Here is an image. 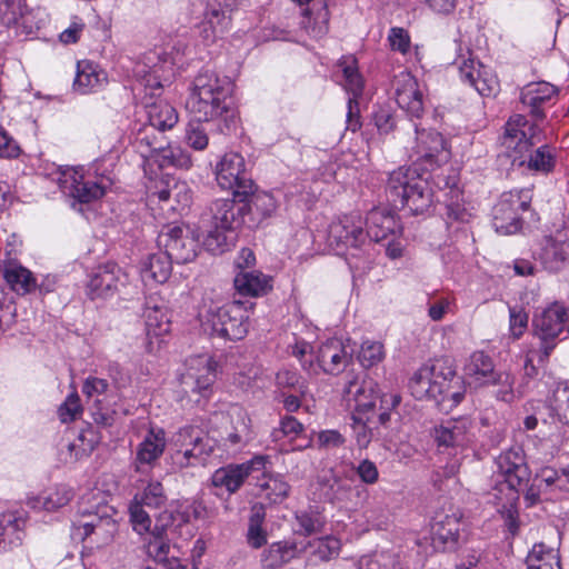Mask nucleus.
Segmentation results:
<instances>
[{"instance_id":"nucleus-1","label":"nucleus","mask_w":569,"mask_h":569,"mask_svg":"<svg viewBox=\"0 0 569 569\" xmlns=\"http://www.w3.org/2000/svg\"><path fill=\"white\" fill-rule=\"evenodd\" d=\"M233 86L228 77L202 71L193 80L187 107L199 121H217L222 133L234 130L238 110L232 101Z\"/></svg>"},{"instance_id":"nucleus-2","label":"nucleus","mask_w":569,"mask_h":569,"mask_svg":"<svg viewBox=\"0 0 569 569\" xmlns=\"http://www.w3.org/2000/svg\"><path fill=\"white\" fill-rule=\"evenodd\" d=\"M250 213L248 197L218 199L210 206L199 221V231L207 250L222 252L227 246V231L239 228L244 222V216Z\"/></svg>"},{"instance_id":"nucleus-3","label":"nucleus","mask_w":569,"mask_h":569,"mask_svg":"<svg viewBox=\"0 0 569 569\" xmlns=\"http://www.w3.org/2000/svg\"><path fill=\"white\" fill-rule=\"evenodd\" d=\"M466 381L476 388L498 386L497 397L506 402L515 398V379L508 371L496 370L492 358L485 351H473L463 366Z\"/></svg>"},{"instance_id":"nucleus-4","label":"nucleus","mask_w":569,"mask_h":569,"mask_svg":"<svg viewBox=\"0 0 569 569\" xmlns=\"http://www.w3.org/2000/svg\"><path fill=\"white\" fill-rule=\"evenodd\" d=\"M249 315L242 303L233 301L218 308H209L201 316V327L209 336L224 340H241L249 329Z\"/></svg>"},{"instance_id":"nucleus-5","label":"nucleus","mask_w":569,"mask_h":569,"mask_svg":"<svg viewBox=\"0 0 569 569\" xmlns=\"http://www.w3.org/2000/svg\"><path fill=\"white\" fill-rule=\"evenodd\" d=\"M57 183L63 193L80 203H90L101 199L111 187V180L107 177L86 178L81 167L60 169Z\"/></svg>"},{"instance_id":"nucleus-6","label":"nucleus","mask_w":569,"mask_h":569,"mask_svg":"<svg viewBox=\"0 0 569 569\" xmlns=\"http://www.w3.org/2000/svg\"><path fill=\"white\" fill-rule=\"evenodd\" d=\"M114 509L108 505L98 506L97 510H81L73 522V537L81 540L94 536V542L98 546L109 543L117 530L118 525L113 519Z\"/></svg>"},{"instance_id":"nucleus-7","label":"nucleus","mask_w":569,"mask_h":569,"mask_svg":"<svg viewBox=\"0 0 569 569\" xmlns=\"http://www.w3.org/2000/svg\"><path fill=\"white\" fill-rule=\"evenodd\" d=\"M531 200V189L503 193L493 207L492 223L496 231L501 234L516 233L521 227L520 214L529 209Z\"/></svg>"},{"instance_id":"nucleus-8","label":"nucleus","mask_w":569,"mask_h":569,"mask_svg":"<svg viewBox=\"0 0 569 569\" xmlns=\"http://www.w3.org/2000/svg\"><path fill=\"white\" fill-rule=\"evenodd\" d=\"M173 522V512L169 510L161 511L156 517L152 532L143 536V548L148 557L163 565L166 569H186L178 557H169L171 545L167 530Z\"/></svg>"},{"instance_id":"nucleus-9","label":"nucleus","mask_w":569,"mask_h":569,"mask_svg":"<svg viewBox=\"0 0 569 569\" xmlns=\"http://www.w3.org/2000/svg\"><path fill=\"white\" fill-rule=\"evenodd\" d=\"M217 368V361L208 353L189 357L179 377L182 391L204 395L216 381Z\"/></svg>"},{"instance_id":"nucleus-10","label":"nucleus","mask_w":569,"mask_h":569,"mask_svg":"<svg viewBox=\"0 0 569 569\" xmlns=\"http://www.w3.org/2000/svg\"><path fill=\"white\" fill-rule=\"evenodd\" d=\"M216 180L226 190H232L234 197H248L252 193L244 158L238 152H227L216 166Z\"/></svg>"},{"instance_id":"nucleus-11","label":"nucleus","mask_w":569,"mask_h":569,"mask_svg":"<svg viewBox=\"0 0 569 569\" xmlns=\"http://www.w3.org/2000/svg\"><path fill=\"white\" fill-rule=\"evenodd\" d=\"M159 239L166 248V253L173 261L187 263L197 257L202 234L199 228L193 231L187 226L169 224Z\"/></svg>"},{"instance_id":"nucleus-12","label":"nucleus","mask_w":569,"mask_h":569,"mask_svg":"<svg viewBox=\"0 0 569 569\" xmlns=\"http://www.w3.org/2000/svg\"><path fill=\"white\" fill-rule=\"evenodd\" d=\"M150 197L158 199L162 210L182 213L192 202V191L189 184L172 176H164L150 189Z\"/></svg>"},{"instance_id":"nucleus-13","label":"nucleus","mask_w":569,"mask_h":569,"mask_svg":"<svg viewBox=\"0 0 569 569\" xmlns=\"http://www.w3.org/2000/svg\"><path fill=\"white\" fill-rule=\"evenodd\" d=\"M496 465L506 482L509 500H513L517 490L527 485L530 478L523 449L517 446L501 452L496 459Z\"/></svg>"},{"instance_id":"nucleus-14","label":"nucleus","mask_w":569,"mask_h":569,"mask_svg":"<svg viewBox=\"0 0 569 569\" xmlns=\"http://www.w3.org/2000/svg\"><path fill=\"white\" fill-rule=\"evenodd\" d=\"M231 6L228 0H209L202 20L198 24L199 36L207 44L214 43L231 27Z\"/></svg>"},{"instance_id":"nucleus-15","label":"nucleus","mask_w":569,"mask_h":569,"mask_svg":"<svg viewBox=\"0 0 569 569\" xmlns=\"http://www.w3.org/2000/svg\"><path fill=\"white\" fill-rule=\"evenodd\" d=\"M267 460V456L259 455L242 463L227 465L213 472L211 482L217 488H224L229 493H234L252 472L264 469Z\"/></svg>"},{"instance_id":"nucleus-16","label":"nucleus","mask_w":569,"mask_h":569,"mask_svg":"<svg viewBox=\"0 0 569 569\" xmlns=\"http://www.w3.org/2000/svg\"><path fill=\"white\" fill-rule=\"evenodd\" d=\"M567 321V311L559 303H552L535 316V332L543 342V355L548 357L553 349V341L563 330Z\"/></svg>"},{"instance_id":"nucleus-17","label":"nucleus","mask_w":569,"mask_h":569,"mask_svg":"<svg viewBox=\"0 0 569 569\" xmlns=\"http://www.w3.org/2000/svg\"><path fill=\"white\" fill-rule=\"evenodd\" d=\"M459 74L461 81L475 88L480 96H496L500 90L497 74L472 58L462 60L459 64Z\"/></svg>"},{"instance_id":"nucleus-18","label":"nucleus","mask_w":569,"mask_h":569,"mask_svg":"<svg viewBox=\"0 0 569 569\" xmlns=\"http://www.w3.org/2000/svg\"><path fill=\"white\" fill-rule=\"evenodd\" d=\"M128 282V274L114 263H106L96 268L88 282L91 299L113 296Z\"/></svg>"},{"instance_id":"nucleus-19","label":"nucleus","mask_w":569,"mask_h":569,"mask_svg":"<svg viewBox=\"0 0 569 569\" xmlns=\"http://www.w3.org/2000/svg\"><path fill=\"white\" fill-rule=\"evenodd\" d=\"M395 99L398 106L412 117L420 118L423 113V90L418 80L407 71L393 79Z\"/></svg>"},{"instance_id":"nucleus-20","label":"nucleus","mask_w":569,"mask_h":569,"mask_svg":"<svg viewBox=\"0 0 569 569\" xmlns=\"http://www.w3.org/2000/svg\"><path fill=\"white\" fill-rule=\"evenodd\" d=\"M416 134L415 161L432 168L447 159L445 140L439 132L416 129Z\"/></svg>"},{"instance_id":"nucleus-21","label":"nucleus","mask_w":569,"mask_h":569,"mask_svg":"<svg viewBox=\"0 0 569 569\" xmlns=\"http://www.w3.org/2000/svg\"><path fill=\"white\" fill-rule=\"evenodd\" d=\"M317 361L323 372L338 375L351 363L352 355L342 340L335 338L319 347Z\"/></svg>"},{"instance_id":"nucleus-22","label":"nucleus","mask_w":569,"mask_h":569,"mask_svg":"<svg viewBox=\"0 0 569 569\" xmlns=\"http://www.w3.org/2000/svg\"><path fill=\"white\" fill-rule=\"evenodd\" d=\"M433 438L438 447H465L471 441L470 422L467 419H450L435 427Z\"/></svg>"},{"instance_id":"nucleus-23","label":"nucleus","mask_w":569,"mask_h":569,"mask_svg":"<svg viewBox=\"0 0 569 569\" xmlns=\"http://www.w3.org/2000/svg\"><path fill=\"white\" fill-rule=\"evenodd\" d=\"M460 515L456 511L451 513H437L431 527L432 542L436 548L443 550L452 548L459 536Z\"/></svg>"},{"instance_id":"nucleus-24","label":"nucleus","mask_w":569,"mask_h":569,"mask_svg":"<svg viewBox=\"0 0 569 569\" xmlns=\"http://www.w3.org/2000/svg\"><path fill=\"white\" fill-rule=\"evenodd\" d=\"M142 99L150 128L166 131L177 124L178 112L168 101L161 98L153 99V93Z\"/></svg>"},{"instance_id":"nucleus-25","label":"nucleus","mask_w":569,"mask_h":569,"mask_svg":"<svg viewBox=\"0 0 569 569\" xmlns=\"http://www.w3.org/2000/svg\"><path fill=\"white\" fill-rule=\"evenodd\" d=\"M27 518L21 512L0 515V551H10L22 545Z\"/></svg>"},{"instance_id":"nucleus-26","label":"nucleus","mask_w":569,"mask_h":569,"mask_svg":"<svg viewBox=\"0 0 569 569\" xmlns=\"http://www.w3.org/2000/svg\"><path fill=\"white\" fill-rule=\"evenodd\" d=\"M558 96V88L547 81L527 84L521 91V102L538 119L545 117L542 107Z\"/></svg>"},{"instance_id":"nucleus-27","label":"nucleus","mask_w":569,"mask_h":569,"mask_svg":"<svg viewBox=\"0 0 569 569\" xmlns=\"http://www.w3.org/2000/svg\"><path fill=\"white\" fill-rule=\"evenodd\" d=\"M30 13L26 0H1L0 18L3 24L16 29L17 33L29 34L32 31Z\"/></svg>"},{"instance_id":"nucleus-28","label":"nucleus","mask_w":569,"mask_h":569,"mask_svg":"<svg viewBox=\"0 0 569 569\" xmlns=\"http://www.w3.org/2000/svg\"><path fill=\"white\" fill-rule=\"evenodd\" d=\"M108 77L97 63L89 60H81L77 64V74L73 82L74 91L87 94L103 88Z\"/></svg>"},{"instance_id":"nucleus-29","label":"nucleus","mask_w":569,"mask_h":569,"mask_svg":"<svg viewBox=\"0 0 569 569\" xmlns=\"http://www.w3.org/2000/svg\"><path fill=\"white\" fill-rule=\"evenodd\" d=\"M167 445L166 433L161 428H151L139 443L136 456V470L144 465L151 466L163 453Z\"/></svg>"},{"instance_id":"nucleus-30","label":"nucleus","mask_w":569,"mask_h":569,"mask_svg":"<svg viewBox=\"0 0 569 569\" xmlns=\"http://www.w3.org/2000/svg\"><path fill=\"white\" fill-rule=\"evenodd\" d=\"M301 27L312 38L319 39L329 30V10L325 0H313L301 12Z\"/></svg>"},{"instance_id":"nucleus-31","label":"nucleus","mask_w":569,"mask_h":569,"mask_svg":"<svg viewBox=\"0 0 569 569\" xmlns=\"http://www.w3.org/2000/svg\"><path fill=\"white\" fill-rule=\"evenodd\" d=\"M366 490L355 485L351 480L342 479L337 476H332L328 479V489L326 491L327 497L331 502L339 505L343 508L356 506L361 495Z\"/></svg>"},{"instance_id":"nucleus-32","label":"nucleus","mask_w":569,"mask_h":569,"mask_svg":"<svg viewBox=\"0 0 569 569\" xmlns=\"http://www.w3.org/2000/svg\"><path fill=\"white\" fill-rule=\"evenodd\" d=\"M526 123V119L522 116L517 114L506 124L505 143L508 148H513L519 153L528 151L530 147L540 142L539 134L535 132L536 129L533 127L529 129L532 131L529 138L527 137V132L520 129L521 127H525Z\"/></svg>"},{"instance_id":"nucleus-33","label":"nucleus","mask_w":569,"mask_h":569,"mask_svg":"<svg viewBox=\"0 0 569 569\" xmlns=\"http://www.w3.org/2000/svg\"><path fill=\"white\" fill-rule=\"evenodd\" d=\"M272 279L258 270L239 271L233 280L236 290L242 296L258 297L272 288Z\"/></svg>"},{"instance_id":"nucleus-34","label":"nucleus","mask_w":569,"mask_h":569,"mask_svg":"<svg viewBox=\"0 0 569 569\" xmlns=\"http://www.w3.org/2000/svg\"><path fill=\"white\" fill-rule=\"evenodd\" d=\"M174 441L176 445L180 447L193 446L197 448V453L201 462H204L206 458L213 452L216 447L214 440L204 433L202 429L194 426L181 428L176 435Z\"/></svg>"},{"instance_id":"nucleus-35","label":"nucleus","mask_w":569,"mask_h":569,"mask_svg":"<svg viewBox=\"0 0 569 569\" xmlns=\"http://www.w3.org/2000/svg\"><path fill=\"white\" fill-rule=\"evenodd\" d=\"M367 236L375 241H381L393 233L398 223L395 214L382 208H375L366 218Z\"/></svg>"},{"instance_id":"nucleus-36","label":"nucleus","mask_w":569,"mask_h":569,"mask_svg":"<svg viewBox=\"0 0 569 569\" xmlns=\"http://www.w3.org/2000/svg\"><path fill=\"white\" fill-rule=\"evenodd\" d=\"M569 259V241L548 237L546 238L540 260L550 272L560 271Z\"/></svg>"},{"instance_id":"nucleus-37","label":"nucleus","mask_w":569,"mask_h":569,"mask_svg":"<svg viewBox=\"0 0 569 569\" xmlns=\"http://www.w3.org/2000/svg\"><path fill=\"white\" fill-rule=\"evenodd\" d=\"M3 278L10 288L19 295H27L37 288L32 272L16 261H10L3 270Z\"/></svg>"},{"instance_id":"nucleus-38","label":"nucleus","mask_w":569,"mask_h":569,"mask_svg":"<svg viewBox=\"0 0 569 569\" xmlns=\"http://www.w3.org/2000/svg\"><path fill=\"white\" fill-rule=\"evenodd\" d=\"M73 492L67 486L48 489L37 497L30 498L28 503L37 510L56 511L72 499Z\"/></svg>"},{"instance_id":"nucleus-39","label":"nucleus","mask_w":569,"mask_h":569,"mask_svg":"<svg viewBox=\"0 0 569 569\" xmlns=\"http://www.w3.org/2000/svg\"><path fill=\"white\" fill-rule=\"evenodd\" d=\"M258 496L267 500L269 503H280L288 496L290 486L280 475H262L256 485Z\"/></svg>"},{"instance_id":"nucleus-40","label":"nucleus","mask_w":569,"mask_h":569,"mask_svg":"<svg viewBox=\"0 0 569 569\" xmlns=\"http://www.w3.org/2000/svg\"><path fill=\"white\" fill-rule=\"evenodd\" d=\"M400 202L415 214L427 211L432 204V191L428 181L422 177L416 180Z\"/></svg>"},{"instance_id":"nucleus-41","label":"nucleus","mask_w":569,"mask_h":569,"mask_svg":"<svg viewBox=\"0 0 569 569\" xmlns=\"http://www.w3.org/2000/svg\"><path fill=\"white\" fill-rule=\"evenodd\" d=\"M349 399L352 397L355 401L353 416H372L375 418V407L377 397L373 393L371 383L358 385L350 382L346 390Z\"/></svg>"},{"instance_id":"nucleus-42","label":"nucleus","mask_w":569,"mask_h":569,"mask_svg":"<svg viewBox=\"0 0 569 569\" xmlns=\"http://www.w3.org/2000/svg\"><path fill=\"white\" fill-rule=\"evenodd\" d=\"M432 367V388L431 399L445 400L447 398H453L459 401L460 395L450 392L452 380L455 379V372L451 368L445 367L443 363L437 362L431 365Z\"/></svg>"},{"instance_id":"nucleus-43","label":"nucleus","mask_w":569,"mask_h":569,"mask_svg":"<svg viewBox=\"0 0 569 569\" xmlns=\"http://www.w3.org/2000/svg\"><path fill=\"white\" fill-rule=\"evenodd\" d=\"M153 162L160 168H177L180 170H189L192 167L191 154L179 146H162L157 149Z\"/></svg>"},{"instance_id":"nucleus-44","label":"nucleus","mask_w":569,"mask_h":569,"mask_svg":"<svg viewBox=\"0 0 569 569\" xmlns=\"http://www.w3.org/2000/svg\"><path fill=\"white\" fill-rule=\"evenodd\" d=\"M420 178L421 176L416 169L400 167L390 173L387 189L391 196L399 198L401 201L410 191L413 182Z\"/></svg>"},{"instance_id":"nucleus-45","label":"nucleus","mask_w":569,"mask_h":569,"mask_svg":"<svg viewBox=\"0 0 569 569\" xmlns=\"http://www.w3.org/2000/svg\"><path fill=\"white\" fill-rule=\"evenodd\" d=\"M528 569H561L558 551L537 543L527 556Z\"/></svg>"},{"instance_id":"nucleus-46","label":"nucleus","mask_w":569,"mask_h":569,"mask_svg":"<svg viewBox=\"0 0 569 569\" xmlns=\"http://www.w3.org/2000/svg\"><path fill=\"white\" fill-rule=\"evenodd\" d=\"M144 318L149 339L162 338L170 332V320L164 308L148 306L144 311Z\"/></svg>"},{"instance_id":"nucleus-47","label":"nucleus","mask_w":569,"mask_h":569,"mask_svg":"<svg viewBox=\"0 0 569 569\" xmlns=\"http://www.w3.org/2000/svg\"><path fill=\"white\" fill-rule=\"evenodd\" d=\"M535 481L537 482L538 489L568 491L569 467L561 471L551 467H543L536 473Z\"/></svg>"},{"instance_id":"nucleus-48","label":"nucleus","mask_w":569,"mask_h":569,"mask_svg":"<svg viewBox=\"0 0 569 569\" xmlns=\"http://www.w3.org/2000/svg\"><path fill=\"white\" fill-rule=\"evenodd\" d=\"M172 261L166 252L150 256L143 269V277L158 283L166 282L171 276Z\"/></svg>"},{"instance_id":"nucleus-49","label":"nucleus","mask_w":569,"mask_h":569,"mask_svg":"<svg viewBox=\"0 0 569 569\" xmlns=\"http://www.w3.org/2000/svg\"><path fill=\"white\" fill-rule=\"evenodd\" d=\"M132 500L149 508H161L167 501V495L162 483L158 480H150L140 492H137Z\"/></svg>"},{"instance_id":"nucleus-50","label":"nucleus","mask_w":569,"mask_h":569,"mask_svg":"<svg viewBox=\"0 0 569 569\" xmlns=\"http://www.w3.org/2000/svg\"><path fill=\"white\" fill-rule=\"evenodd\" d=\"M359 569H402L399 556L391 551H379L359 560Z\"/></svg>"},{"instance_id":"nucleus-51","label":"nucleus","mask_w":569,"mask_h":569,"mask_svg":"<svg viewBox=\"0 0 569 569\" xmlns=\"http://www.w3.org/2000/svg\"><path fill=\"white\" fill-rule=\"evenodd\" d=\"M143 507L138 500H131L128 508L132 530L140 537L152 532L153 528L152 519Z\"/></svg>"},{"instance_id":"nucleus-52","label":"nucleus","mask_w":569,"mask_h":569,"mask_svg":"<svg viewBox=\"0 0 569 569\" xmlns=\"http://www.w3.org/2000/svg\"><path fill=\"white\" fill-rule=\"evenodd\" d=\"M409 388L415 398L421 400L431 398L432 367L422 366L410 380Z\"/></svg>"},{"instance_id":"nucleus-53","label":"nucleus","mask_w":569,"mask_h":569,"mask_svg":"<svg viewBox=\"0 0 569 569\" xmlns=\"http://www.w3.org/2000/svg\"><path fill=\"white\" fill-rule=\"evenodd\" d=\"M306 547H299L297 543L277 542L270 546L267 553L269 566L278 567L295 558Z\"/></svg>"},{"instance_id":"nucleus-54","label":"nucleus","mask_w":569,"mask_h":569,"mask_svg":"<svg viewBox=\"0 0 569 569\" xmlns=\"http://www.w3.org/2000/svg\"><path fill=\"white\" fill-rule=\"evenodd\" d=\"M555 164L556 153L547 144L538 147L528 158V168L530 170L548 173L553 170Z\"/></svg>"},{"instance_id":"nucleus-55","label":"nucleus","mask_w":569,"mask_h":569,"mask_svg":"<svg viewBox=\"0 0 569 569\" xmlns=\"http://www.w3.org/2000/svg\"><path fill=\"white\" fill-rule=\"evenodd\" d=\"M339 66L343 72L345 88L350 91L355 98L358 97L362 91L363 80L358 72L356 59L352 57H346L340 61Z\"/></svg>"},{"instance_id":"nucleus-56","label":"nucleus","mask_w":569,"mask_h":569,"mask_svg":"<svg viewBox=\"0 0 569 569\" xmlns=\"http://www.w3.org/2000/svg\"><path fill=\"white\" fill-rule=\"evenodd\" d=\"M352 419L357 443L360 448H367L373 436L372 430L376 427V420L372 416H353Z\"/></svg>"},{"instance_id":"nucleus-57","label":"nucleus","mask_w":569,"mask_h":569,"mask_svg":"<svg viewBox=\"0 0 569 569\" xmlns=\"http://www.w3.org/2000/svg\"><path fill=\"white\" fill-rule=\"evenodd\" d=\"M385 358L383 345L379 341L366 340L361 345L359 360L363 367L370 368Z\"/></svg>"},{"instance_id":"nucleus-58","label":"nucleus","mask_w":569,"mask_h":569,"mask_svg":"<svg viewBox=\"0 0 569 569\" xmlns=\"http://www.w3.org/2000/svg\"><path fill=\"white\" fill-rule=\"evenodd\" d=\"M276 385L279 389H292L303 396L307 386L297 371L290 369H281L276 375Z\"/></svg>"},{"instance_id":"nucleus-59","label":"nucleus","mask_w":569,"mask_h":569,"mask_svg":"<svg viewBox=\"0 0 569 569\" xmlns=\"http://www.w3.org/2000/svg\"><path fill=\"white\" fill-rule=\"evenodd\" d=\"M263 513L254 511L249 519L247 539L253 548H260L267 542V533L262 529Z\"/></svg>"},{"instance_id":"nucleus-60","label":"nucleus","mask_w":569,"mask_h":569,"mask_svg":"<svg viewBox=\"0 0 569 569\" xmlns=\"http://www.w3.org/2000/svg\"><path fill=\"white\" fill-rule=\"evenodd\" d=\"M250 212L254 209L262 216H270L276 210L274 198L267 192H256L254 183H252V193L248 196Z\"/></svg>"},{"instance_id":"nucleus-61","label":"nucleus","mask_w":569,"mask_h":569,"mask_svg":"<svg viewBox=\"0 0 569 569\" xmlns=\"http://www.w3.org/2000/svg\"><path fill=\"white\" fill-rule=\"evenodd\" d=\"M309 546L313 549V556L320 560H329L338 556L341 547L340 541L335 537L318 539Z\"/></svg>"},{"instance_id":"nucleus-62","label":"nucleus","mask_w":569,"mask_h":569,"mask_svg":"<svg viewBox=\"0 0 569 569\" xmlns=\"http://www.w3.org/2000/svg\"><path fill=\"white\" fill-rule=\"evenodd\" d=\"M184 141L190 148L202 151L209 144V137L200 122H190L186 128Z\"/></svg>"},{"instance_id":"nucleus-63","label":"nucleus","mask_w":569,"mask_h":569,"mask_svg":"<svg viewBox=\"0 0 569 569\" xmlns=\"http://www.w3.org/2000/svg\"><path fill=\"white\" fill-rule=\"evenodd\" d=\"M346 223L347 227H350V236L347 242V246L350 247H359L363 243L367 232L363 231V222L362 218L358 213L346 214Z\"/></svg>"},{"instance_id":"nucleus-64","label":"nucleus","mask_w":569,"mask_h":569,"mask_svg":"<svg viewBox=\"0 0 569 569\" xmlns=\"http://www.w3.org/2000/svg\"><path fill=\"white\" fill-rule=\"evenodd\" d=\"M137 143L142 157L150 161H153L157 149L162 147V144L157 141V137L149 133V128H144L138 133Z\"/></svg>"}]
</instances>
